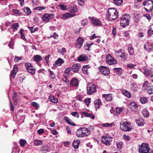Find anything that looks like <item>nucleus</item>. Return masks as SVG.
Wrapping results in <instances>:
<instances>
[{
	"label": "nucleus",
	"mask_w": 153,
	"mask_h": 153,
	"mask_svg": "<svg viewBox=\"0 0 153 153\" xmlns=\"http://www.w3.org/2000/svg\"><path fill=\"white\" fill-rule=\"evenodd\" d=\"M76 133V136L78 137H87L90 134V131L88 128L85 127L79 128Z\"/></svg>",
	"instance_id": "nucleus-1"
},
{
	"label": "nucleus",
	"mask_w": 153,
	"mask_h": 153,
	"mask_svg": "<svg viewBox=\"0 0 153 153\" xmlns=\"http://www.w3.org/2000/svg\"><path fill=\"white\" fill-rule=\"evenodd\" d=\"M130 21V15L128 14H124L120 19V26L123 28H125L129 25Z\"/></svg>",
	"instance_id": "nucleus-2"
},
{
	"label": "nucleus",
	"mask_w": 153,
	"mask_h": 153,
	"mask_svg": "<svg viewBox=\"0 0 153 153\" xmlns=\"http://www.w3.org/2000/svg\"><path fill=\"white\" fill-rule=\"evenodd\" d=\"M118 12L117 10H115V11L113 12H111L109 10H108L106 14V16L109 21L112 22L118 18Z\"/></svg>",
	"instance_id": "nucleus-3"
},
{
	"label": "nucleus",
	"mask_w": 153,
	"mask_h": 153,
	"mask_svg": "<svg viewBox=\"0 0 153 153\" xmlns=\"http://www.w3.org/2000/svg\"><path fill=\"white\" fill-rule=\"evenodd\" d=\"M150 149L148 143H143L139 146L138 151L139 153H149Z\"/></svg>",
	"instance_id": "nucleus-4"
},
{
	"label": "nucleus",
	"mask_w": 153,
	"mask_h": 153,
	"mask_svg": "<svg viewBox=\"0 0 153 153\" xmlns=\"http://www.w3.org/2000/svg\"><path fill=\"white\" fill-rule=\"evenodd\" d=\"M130 124L129 122H124L120 123V128L121 130L123 131H129L132 128L130 127Z\"/></svg>",
	"instance_id": "nucleus-5"
},
{
	"label": "nucleus",
	"mask_w": 153,
	"mask_h": 153,
	"mask_svg": "<svg viewBox=\"0 0 153 153\" xmlns=\"http://www.w3.org/2000/svg\"><path fill=\"white\" fill-rule=\"evenodd\" d=\"M71 13H66L62 14V18L65 20L68 19L69 18H71L75 16V13L78 12V10H70Z\"/></svg>",
	"instance_id": "nucleus-6"
},
{
	"label": "nucleus",
	"mask_w": 153,
	"mask_h": 153,
	"mask_svg": "<svg viewBox=\"0 0 153 153\" xmlns=\"http://www.w3.org/2000/svg\"><path fill=\"white\" fill-rule=\"evenodd\" d=\"M25 66L28 72L33 75L35 74L36 69L32 66V64L29 62H27L25 64Z\"/></svg>",
	"instance_id": "nucleus-7"
},
{
	"label": "nucleus",
	"mask_w": 153,
	"mask_h": 153,
	"mask_svg": "<svg viewBox=\"0 0 153 153\" xmlns=\"http://www.w3.org/2000/svg\"><path fill=\"white\" fill-rule=\"evenodd\" d=\"M143 6L146 7L145 10H153V1L152 0H145L143 3Z\"/></svg>",
	"instance_id": "nucleus-8"
},
{
	"label": "nucleus",
	"mask_w": 153,
	"mask_h": 153,
	"mask_svg": "<svg viewBox=\"0 0 153 153\" xmlns=\"http://www.w3.org/2000/svg\"><path fill=\"white\" fill-rule=\"evenodd\" d=\"M88 18L91 20V22L95 26H101L102 25L101 22L98 19L94 17H89Z\"/></svg>",
	"instance_id": "nucleus-9"
},
{
	"label": "nucleus",
	"mask_w": 153,
	"mask_h": 153,
	"mask_svg": "<svg viewBox=\"0 0 153 153\" xmlns=\"http://www.w3.org/2000/svg\"><path fill=\"white\" fill-rule=\"evenodd\" d=\"M97 91V89L95 85L91 84H89L87 87V94L88 95H90Z\"/></svg>",
	"instance_id": "nucleus-10"
},
{
	"label": "nucleus",
	"mask_w": 153,
	"mask_h": 153,
	"mask_svg": "<svg viewBox=\"0 0 153 153\" xmlns=\"http://www.w3.org/2000/svg\"><path fill=\"white\" fill-rule=\"evenodd\" d=\"M98 69L101 73L104 76H108L110 74L109 69L106 66H101Z\"/></svg>",
	"instance_id": "nucleus-11"
},
{
	"label": "nucleus",
	"mask_w": 153,
	"mask_h": 153,
	"mask_svg": "<svg viewBox=\"0 0 153 153\" xmlns=\"http://www.w3.org/2000/svg\"><path fill=\"white\" fill-rule=\"evenodd\" d=\"M107 63L110 65H116L117 64V60L114 59L109 54H108L106 57Z\"/></svg>",
	"instance_id": "nucleus-12"
},
{
	"label": "nucleus",
	"mask_w": 153,
	"mask_h": 153,
	"mask_svg": "<svg viewBox=\"0 0 153 153\" xmlns=\"http://www.w3.org/2000/svg\"><path fill=\"white\" fill-rule=\"evenodd\" d=\"M53 14L51 13H46L42 16V19L44 22H48L49 20L54 18Z\"/></svg>",
	"instance_id": "nucleus-13"
},
{
	"label": "nucleus",
	"mask_w": 153,
	"mask_h": 153,
	"mask_svg": "<svg viewBox=\"0 0 153 153\" xmlns=\"http://www.w3.org/2000/svg\"><path fill=\"white\" fill-rule=\"evenodd\" d=\"M84 39L81 37H79L76 39L75 43V47L79 49L81 48L84 42Z\"/></svg>",
	"instance_id": "nucleus-14"
},
{
	"label": "nucleus",
	"mask_w": 153,
	"mask_h": 153,
	"mask_svg": "<svg viewBox=\"0 0 153 153\" xmlns=\"http://www.w3.org/2000/svg\"><path fill=\"white\" fill-rule=\"evenodd\" d=\"M70 84L71 87H77L79 84V82L76 78H73L70 81Z\"/></svg>",
	"instance_id": "nucleus-15"
},
{
	"label": "nucleus",
	"mask_w": 153,
	"mask_h": 153,
	"mask_svg": "<svg viewBox=\"0 0 153 153\" xmlns=\"http://www.w3.org/2000/svg\"><path fill=\"white\" fill-rule=\"evenodd\" d=\"M71 68L73 72L77 73L79 71L81 68V66L79 64L76 63L74 64Z\"/></svg>",
	"instance_id": "nucleus-16"
},
{
	"label": "nucleus",
	"mask_w": 153,
	"mask_h": 153,
	"mask_svg": "<svg viewBox=\"0 0 153 153\" xmlns=\"http://www.w3.org/2000/svg\"><path fill=\"white\" fill-rule=\"evenodd\" d=\"M133 22L134 23H138L140 21L141 18L140 14L137 13H133Z\"/></svg>",
	"instance_id": "nucleus-17"
},
{
	"label": "nucleus",
	"mask_w": 153,
	"mask_h": 153,
	"mask_svg": "<svg viewBox=\"0 0 153 153\" xmlns=\"http://www.w3.org/2000/svg\"><path fill=\"white\" fill-rule=\"evenodd\" d=\"M112 140H109L107 139V137L103 136L102 137V142L106 145H111V142Z\"/></svg>",
	"instance_id": "nucleus-18"
},
{
	"label": "nucleus",
	"mask_w": 153,
	"mask_h": 153,
	"mask_svg": "<svg viewBox=\"0 0 153 153\" xmlns=\"http://www.w3.org/2000/svg\"><path fill=\"white\" fill-rule=\"evenodd\" d=\"M88 59V57L85 54H82L80 55L77 59L79 62H84L87 61Z\"/></svg>",
	"instance_id": "nucleus-19"
},
{
	"label": "nucleus",
	"mask_w": 153,
	"mask_h": 153,
	"mask_svg": "<svg viewBox=\"0 0 153 153\" xmlns=\"http://www.w3.org/2000/svg\"><path fill=\"white\" fill-rule=\"evenodd\" d=\"M144 47L146 50L149 52L153 48V45L148 42L144 45Z\"/></svg>",
	"instance_id": "nucleus-20"
},
{
	"label": "nucleus",
	"mask_w": 153,
	"mask_h": 153,
	"mask_svg": "<svg viewBox=\"0 0 153 153\" xmlns=\"http://www.w3.org/2000/svg\"><path fill=\"white\" fill-rule=\"evenodd\" d=\"M18 71V67L16 66L14 67L13 70L11 72L10 75V76H11L13 78H14Z\"/></svg>",
	"instance_id": "nucleus-21"
},
{
	"label": "nucleus",
	"mask_w": 153,
	"mask_h": 153,
	"mask_svg": "<svg viewBox=\"0 0 153 153\" xmlns=\"http://www.w3.org/2000/svg\"><path fill=\"white\" fill-rule=\"evenodd\" d=\"M64 63L63 60L61 58H58L56 61L55 63L53 64V66L56 67L57 66H60Z\"/></svg>",
	"instance_id": "nucleus-22"
},
{
	"label": "nucleus",
	"mask_w": 153,
	"mask_h": 153,
	"mask_svg": "<svg viewBox=\"0 0 153 153\" xmlns=\"http://www.w3.org/2000/svg\"><path fill=\"white\" fill-rule=\"evenodd\" d=\"M135 122L138 126H143L145 123L144 120L142 118L139 119H136Z\"/></svg>",
	"instance_id": "nucleus-23"
},
{
	"label": "nucleus",
	"mask_w": 153,
	"mask_h": 153,
	"mask_svg": "<svg viewBox=\"0 0 153 153\" xmlns=\"http://www.w3.org/2000/svg\"><path fill=\"white\" fill-rule=\"evenodd\" d=\"M102 97L105 98V99L107 102H111L112 101V96L109 94H103Z\"/></svg>",
	"instance_id": "nucleus-24"
},
{
	"label": "nucleus",
	"mask_w": 153,
	"mask_h": 153,
	"mask_svg": "<svg viewBox=\"0 0 153 153\" xmlns=\"http://www.w3.org/2000/svg\"><path fill=\"white\" fill-rule=\"evenodd\" d=\"M128 51L129 54L130 55H133L134 53V48L133 47L132 45L130 44L128 47Z\"/></svg>",
	"instance_id": "nucleus-25"
},
{
	"label": "nucleus",
	"mask_w": 153,
	"mask_h": 153,
	"mask_svg": "<svg viewBox=\"0 0 153 153\" xmlns=\"http://www.w3.org/2000/svg\"><path fill=\"white\" fill-rule=\"evenodd\" d=\"M64 120L68 124L73 126H76V124L74 123L71 122H73V121L67 117H65L64 118Z\"/></svg>",
	"instance_id": "nucleus-26"
},
{
	"label": "nucleus",
	"mask_w": 153,
	"mask_h": 153,
	"mask_svg": "<svg viewBox=\"0 0 153 153\" xmlns=\"http://www.w3.org/2000/svg\"><path fill=\"white\" fill-rule=\"evenodd\" d=\"M128 107L131 108V110L133 111L137 109V106L136 103L133 102L129 104Z\"/></svg>",
	"instance_id": "nucleus-27"
},
{
	"label": "nucleus",
	"mask_w": 153,
	"mask_h": 153,
	"mask_svg": "<svg viewBox=\"0 0 153 153\" xmlns=\"http://www.w3.org/2000/svg\"><path fill=\"white\" fill-rule=\"evenodd\" d=\"M128 55L127 53L123 52H121V54L119 55V56L121 58V60L123 62H125L127 59Z\"/></svg>",
	"instance_id": "nucleus-28"
},
{
	"label": "nucleus",
	"mask_w": 153,
	"mask_h": 153,
	"mask_svg": "<svg viewBox=\"0 0 153 153\" xmlns=\"http://www.w3.org/2000/svg\"><path fill=\"white\" fill-rule=\"evenodd\" d=\"M122 93L123 95L128 98H130L131 97V93L126 90H122Z\"/></svg>",
	"instance_id": "nucleus-29"
},
{
	"label": "nucleus",
	"mask_w": 153,
	"mask_h": 153,
	"mask_svg": "<svg viewBox=\"0 0 153 153\" xmlns=\"http://www.w3.org/2000/svg\"><path fill=\"white\" fill-rule=\"evenodd\" d=\"M82 114L85 117H89L92 119L95 118L93 114L87 113L83 111L82 112Z\"/></svg>",
	"instance_id": "nucleus-30"
},
{
	"label": "nucleus",
	"mask_w": 153,
	"mask_h": 153,
	"mask_svg": "<svg viewBox=\"0 0 153 153\" xmlns=\"http://www.w3.org/2000/svg\"><path fill=\"white\" fill-rule=\"evenodd\" d=\"M94 105L95 108H100V106L102 105V103L100 100V99H97L95 100L94 102Z\"/></svg>",
	"instance_id": "nucleus-31"
},
{
	"label": "nucleus",
	"mask_w": 153,
	"mask_h": 153,
	"mask_svg": "<svg viewBox=\"0 0 153 153\" xmlns=\"http://www.w3.org/2000/svg\"><path fill=\"white\" fill-rule=\"evenodd\" d=\"M80 143V141L79 140H74L72 143V146L75 149H76L78 148Z\"/></svg>",
	"instance_id": "nucleus-32"
},
{
	"label": "nucleus",
	"mask_w": 153,
	"mask_h": 153,
	"mask_svg": "<svg viewBox=\"0 0 153 153\" xmlns=\"http://www.w3.org/2000/svg\"><path fill=\"white\" fill-rule=\"evenodd\" d=\"M24 30L22 29H21L20 31H19L18 33L20 35L21 38L25 41L26 40V39L25 37V35L23 33Z\"/></svg>",
	"instance_id": "nucleus-33"
},
{
	"label": "nucleus",
	"mask_w": 153,
	"mask_h": 153,
	"mask_svg": "<svg viewBox=\"0 0 153 153\" xmlns=\"http://www.w3.org/2000/svg\"><path fill=\"white\" fill-rule=\"evenodd\" d=\"M11 28L15 31V30H17L18 29L19 27V25L18 23H13L11 25Z\"/></svg>",
	"instance_id": "nucleus-34"
},
{
	"label": "nucleus",
	"mask_w": 153,
	"mask_h": 153,
	"mask_svg": "<svg viewBox=\"0 0 153 153\" xmlns=\"http://www.w3.org/2000/svg\"><path fill=\"white\" fill-rule=\"evenodd\" d=\"M142 113L143 115L145 117H147L149 116V113L146 108L143 110Z\"/></svg>",
	"instance_id": "nucleus-35"
},
{
	"label": "nucleus",
	"mask_w": 153,
	"mask_h": 153,
	"mask_svg": "<svg viewBox=\"0 0 153 153\" xmlns=\"http://www.w3.org/2000/svg\"><path fill=\"white\" fill-rule=\"evenodd\" d=\"M146 89H147L148 93L149 94H153V86L149 85L148 86Z\"/></svg>",
	"instance_id": "nucleus-36"
},
{
	"label": "nucleus",
	"mask_w": 153,
	"mask_h": 153,
	"mask_svg": "<svg viewBox=\"0 0 153 153\" xmlns=\"http://www.w3.org/2000/svg\"><path fill=\"white\" fill-rule=\"evenodd\" d=\"M42 60V57L39 55H36L33 56V60L35 62H39Z\"/></svg>",
	"instance_id": "nucleus-37"
},
{
	"label": "nucleus",
	"mask_w": 153,
	"mask_h": 153,
	"mask_svg": "<svg viewBox=\"0 0 153 153\" xmlns=\"http://www.w3.org/2000/svg\"><path fill=\"white\" fill-rule=\"evenodd\" d=\"M114 70L115 72L119 76H120L121 75L122 73V69L121 68H114Z\"/></svg>",
	"instance_id": "nucleus-38"
},
{
	"label": "nucleus",
	"mask_w": 153,
	"mask_h": 153,
	"mask_svg": "<svg viewBox=\"0 0 153 153\" xmlns=\"http://www.w3.org/2000/svg\"><path fill=\"white\" fill-rule=\"evenodd\" d=\"M19 143L21 147H24L27 143V141L25 140L20 139L19 140Z\"/></svg>",
	"instance_id": "nucleus-39"
},
{
	"label": "nucleus",
	"mask_w": 153,
	"mask_h": 153,
	"mask_svg": "<svg viewBox=\"0 0 153 153\" xmlns=\"http://www.w3.org/2000/svg\"><path fill=\"white\" fill-rule=\"evenodd\" d=\"M88 66L87 65H84L82 68V71L83 73L85 74L88 75Z\"/></svg>",
	"instance_id": "nucleus-40"
},
{
	"label": "nucleus",
	"mask_w": 153,
	"mask_h": 153,
	"mask_svg": "<svg viewBox=\"0 0 153 153\" xmlns=\"http://www.w3.org/2000/svg\"><path fill=\"white\" fill-rule=\"evenodd\" d=\"M115 4L118 6H120L123 2V0H113Z\"/></svg>",
	"instance_id": "nucleus-41"
},
{
	"label": "nucleus",
	"mask_w": 153,
	"mask_h": 153,
	"mask_svg": "<svg viewBox=\"0 0 153 153\" xmlns=\"http://www.w3.org/2000/svg\"><path fill=\"white\" fill-rule=\"evenodd\" d=\"M48 71L49 72V76L52 79L55 78L56 76L53 73V71H51L50 69H48Z\"/></svg>",
	"instance_id": "nucleus-42"
},
{
	"label": "nucleus",
	"mask_w": 153,
	"mask_h": 153,
	"mask_svg": "<svg viewBox=\"0 0 153 153\" xmlns=\"http://www.w3.org/2000/svg\"><path fill=\"white\" fill-rule=\"evenodd\" d=\"M49 151V148L46 146H43L41 150L42 153H46Z\"/></svg>",
	"instance_id": "nucleus-43"
},
{
	"label": "nucleus",
	"mask_w": 153,
	"mask_h": 153,
	"mask_svg": "<svg viewBox=\"0 0 153 153\" xmlns=\"http://www.w3.org/2000/svg\"><path fill=\"white\" fill-rule=\"evenodd\" d=\"M34 143L36 146H40L41 145L42 143V142L40 140H34Z\"/></svg>",
	"instance_id": "nucleus-44"
},
{
	"label": "nucleus",
	"mask_w": 153,
	"mask_h": 153,
	"mask_svg": "<svg viewBox=\"0 0 153 153\" xmlns=\"http://www.w3.org/2000/svg\"><path fill=\"white\" fill-rule=\"evenodd\" d=\"M116 116L120 114L123 111V109L122 108H116Z\"/></svg>",
	"instance_id": "nucleus-45"
},
{
	"label": "nucleus",
	"mask_w": 153,
	"mask_h": 153,
	"mask_svg": "<svg viewBox=\"0 0 153 153\" xmlns=\"http://www.w3.org/2000/svg\"><path fill=\"white\" fill-rule=\"evenodd\" d=\"M49 100L51 102L54 103H57L58 102L57 99L56 98L53 96L50 97Z\"/></svg>",
	"instance_id": "nucleus-46"
},
{
	"label": "nucleus",
	"mask_w": 153,
	"mask_h": 153,
	"mask_svg": "<svg viewBox=\"0 0 153 153\" xmlns=\"http://www.w3.org/2000/svg\"><path fill=\"white\" fill-rule=\"evenodd\" d=\"M140 101L142 104H145L148 101V99L147 98L143 97H140Z\"/></svg>",
	"instance_id": "nucleus-47"
},
{
	"label": "nucleus",
	"mask_w": 153,
	"mask_h": 153,
	"mask_svg": "<svg viewBox=\"0 0 153 153\" xmlns=\"http://www.w3.org/2000/svg\"><path fill=\"white\" fill-rule=\"evenodd\" d=\"M123 143L122 141H119L116 144L117 148L121 149L123 147Z\"/></svg>",
	"instance_id": "nucleus-48"
},
{
	"label": "nucleus",
	"mask_w": 153,
	"mask_h": 153,
	"mask_svg": "<svg viewBox=\"0 0 153 153\" xmlns=\"http://www.w3.org/2000/svg\"><path fill=\"white\" fill-rule=\"evenodd\" d=\"M84 102L88 107L89 105V104L91 102V99L90 98L85 99L84 100Z\"/></svg>",
	"instance_id": "nucleus-49"
},
{
	"label": "nucleus",
	"mask_w": 153,
	"mask_h": 153,
	"mask_svg": "<svg viewBox=\"0 0 153 153\" xmlns=\"http://www.w3.org/2000/svg\"><path fill=\"white\" fill-rule=\"evenodd\" d=\"M31 105L35 107L36 109H38L39 107V105L36 102H33L31 103Z\"/></svg>",
	"instance_id": "nucleus-50"
},
{
	"label": "nucleus",
	"mask_w": 153,
	"mask_h": 153,
	"mask_svg": "<svg viewBox=\"0 0 153 153\" xmlns=\"http://www.w3.org/2000/svg\"><path fill=\"white\" fill-rule=\"evenodd\" d=\"M13 11L15 16H19L22 15V13L20 12L19 10H13Z\"/></svg>",
	"instance_id": "nucleus-51"
},
{
	"label": "nucleus",
	"mask_w": 153,
	"mask_h": 153,
	"mask_svg": "<svg viewBox=\"0 0 153 153\" xmlns=\"http://www.w3.org/2000/svg\"><path fill=\"white\" fill-rule=\"evenodd\" d=\"M148 81L146 80L143 83V90H146L148 86H149L148 85Z\"/></svg>",
	"instance_id": "nucleus-52"
},
{
	"label": "nucleus",
	"mask_w": 153,
	"mask_h": 153,
	"mask_svg": "<svg viewBox=\"0 0 153 153\" xmlns=\"http://www.w3.org/2000/svg\"><path fill=\"white\" fill-rule=\"evenodd\" d=\"M50 56V55L48 54V55L45 56V59L46 60V63L47 65H49V59Z\"/></svg>",
	"instance_id": "nucleus-53"
},
{
	"label": "nucleus",
	"mask_w": 153,
	"mask_h": 153,
	"mask_svg": "<svg viewBox=\"0 0 153 153\" xmlns=\"http://www.w3.org/2000/svg\"><path fill=\"white\" fill-rule=\"evenodd\" d=\"M148 35L149 36H150L152 35L153 34V30H152V28L150 27L148 30L147 31Z\"/></svg>",
	"instance_id": "nucleus-54"
},
{
	"label": "nucleus",
	"mask_w": 153,
	"mask_h": 153,
	"mask_svg": "<svg viewBox=\"0 0 153 153\" xmlns=\"http://www.w3.org/2000/svg\"><path fill=\"white\" fill-rule=\"evenodd\" d=\"M14 102H16L17 100V97L16 93H15L12 96Z\"/></svg>",
	"instance_id": "nucleus-55"
},
{
	"label": "nucleus",
	"mask_w": 153,
	"mask_h": 153,
	"mask_svg": "<svg viewBox=\"0 0 153 153\" xmlns=\"http://www.w3.org/2000/svg\"><path fill=\"white\" fill-rule=\"evenodd\" d=\"M71 114L73 116L76 117L77 118H79V114L77 112L74 111L71 113Z\"/></svg>",
	"instance_id": "nucleus-56"
},
{
	"label": "nucleus",
	"mask_w": 153,
	"mask_h": 153,
	"mask_svg": "<svg viewBox=\"0 0 153 153\" xmlns=\"http://www.w3.org/2000/svg\"><path fill=\"white\" fill-rule=\"evenodd\" d=\"M114 125V123H112L110 124L108 123H105L102 124V126L103 127H107L109 126H113Z\"/></svg>",
	"instance_id": "nucleus-57"
},
{
	"label": "nucleus",
	"mask_w": 153,
	"mask_h": 153,
	"mask_svg": "<svg viewBox=\"0 0 153 153\" xmlns=\"http://www.w3.org/2000/svg\"><path fill=\"white\" fill-rule=\"evenodd\" d=\"M71 70L72 69L71 67H68L66 68L64 71V73L66 74H69V73Z\"/></svg>",
	"instance_id": "nucleus-58"
},
{
	"label": "nucleus",
	"mask_w": 153,
	"mask_h": 153,
	"mask_svg": "<svg viewBox=\"0 0 153 153\" xmlns=\"http://www.w3.org/2000/svg\"><path fill=\"white\" fill-rule=\"evenodd\" d=\"M124 36L126 38V39H128L130 38L129 36V34L128 31H125L124 32Z\"/></svg>",
	"instance_id": "nucleus-59"
},
{
	"label": "nucleus",
	"mask_w": 153,
	"mask_h": 153,
	"mask_svg": "<svg viewBox=\"0 0 153 153\" xmlns=\"http://www.w3.org/2000/svg\"><path fill=\"white\" fill-rule=\"evenodd\" d=\"M82 25L85 26L88 23V20L87 19H83L82 20Z\"/></svg>",
	"instance_id": "nucleus-60"
},
{
	"label": "nucleus",
	"mask_w": 153,
	"mask_h": 153,
	"mask_svg": "<svg viewBox=\"0 0 153 153\" xmlns=\"http://www.w3.org/2000/svg\"><path fill=\"white\" fill-rule=\"evenodd\" d=\"M60 51L59 52L62 55H64V53L66 52V50L65 48H62Z\"/></svg>",
	"instance_id": "nucleus-61"
},
{
	"label": "nucleus",
	"mask_w": 153,
	"mask_h": 153,
	"mask_svg": "<svg viewBox=\"0 0 153 153\" xmlns=\"http://www.w3.org/2000/svg\"><path fill=\"white\" fill-rule=\"evenodd\" d=\"M123 138L124 139L127 141L130 140L131 139L130 137L128 135H127L125 134L123 135Z\"/></svg>",
	"instance_id": "nucleus-62"
},
{
	"label": "nucleus",
	"mask_w": 153,
	"mask_h": 153,
	"mask_svg": "<svg viewBox=\"0 0 153 153\" xmlns=\"http://www.w3.org/2000/svg\"><path fill=\"white\" fill-rule=\"evenodd\" d=\"M90 47V45H89L88 43H86V45H84V48L86 51H90V50L89 48Z\"/></svg>",
	"instance_id": "nucleus-63"
},
{
	"label": "nucleus",
	"mask_w": 153,
	"mask_h": 153,
	"mask_svg": "<svg viewBox=\"0 0 153 153\" xmlns=\"http://www.w3.org/2000/svg\"><path fill=\"white\" fill-rule=\"evenodd\" d=\"M13 42L12 41H10L8 45V46L10 48L13 49Z\"/></svg>",
	"instance_id": "nucleus-64"
}]
</instances>
